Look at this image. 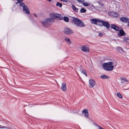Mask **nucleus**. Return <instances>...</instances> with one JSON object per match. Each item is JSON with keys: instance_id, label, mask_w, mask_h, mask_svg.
<instances>
[{"instance_id": "1", "label": "nucleus", "mask_w": 129, "mask_h": 129, "mask_svg": "<svg viewBox=\"0 0 129 129\" xmlns=\"http://www.w3.org/2000/svg\"><path fill=\"white\" fill-rule=\"evenodd\" d=\"M54 21L53 18L50 17L45 18L41 21L42 24L45 27H48L52 25Z\"/></svg>"}, {"instance_id": "2", "label": "nucleus", "mask_w": 129, "mask_h": 129, "mask_svg": "<svg viewBox=\"0 0 129 129\" xmlns=\"http://www.w3.org/2000/svg\"><path fill=\"white\" fill-rule=\"evenodd\" d=\"M72 22L74 25L78 27H82L85 26V25L83 22L77 18L73 17Z\"/></svg>"}, {"instance_id": "3", "label": "nucleus", "mask_w": 129, "mask_h": 129, "mask_svg": "<svg viewBox=\"0 0 129 129\" xmlns=\"http://www.w3.org/2000/svg\"><path fill=\"white\" fill-rule=\"evenodd\" d=\"M103 67L104 70L107 71H111L114 68V66H110L108 65L107 63H105L103 64Z\"/></svg>"}, {"instance_id": "4", "label": "nucleus", "mask_w": 129, "mask_h": 129, "mask_svg": "<svg viewBox=\"0 0 129 129\" xmlns=\"http://www.w3.org/2000/svg\"><path fill=\"white\" fill-rule=\"evenodd\" d=\"M50 16L54 18L59 19L60 20L63 19V17L57 13H52L50 14Z\"/></svg>"}, {"instance_id": "5", "label": "nucleus", "mask_w": 129, "mask_h": 129, "mask_svg": "<svg viewBox=\"0 0 129 129\" xmlns=\"http://www.w3.org/2000/svg\"><path fill=\"white\" fill-rule=\"evenodd\" d=\"M64 32L65 34L67 35L71 34L73 33L71 29L67 27L64 28Z\"/></svg>"}, {"instance_id": "6", "label": "nucleus", "mask_w": 129, "mask_h": 129, "mask_svg": "<svg viewBox=\"0 0 129 129\" xmlns=\"http://www.w3.org/2000/svg\"><path fill=\"white\" fill-rule=\"evenodd\" d=\"M81 49L82 51L85 52H89V49L88 45H85L82 46L81 47Z\"/></svg>"}, {"instance_id": "7", "label": "nucleus", "mask_w": 129, "mask_h": 129, "mask_svg": "<svg viewBox=\"0 0 129 129\" xmlns=\"http://www.w3.org/2000/svg\"><path fill=\"white\" fill-rule=\"evenodd\" d=\"M100 23H102V25L107 28H109L110 27V24L107 22L105 21L101 20Z\"/></svg>"}, {"instance_id": "8", "label": "nucleus", "mask_w": 129, "mask_h": 129, "mask_svg": "<svg viewBox=\"0 0 129 129\" xmlns=\"http://www.w3.org/2000/svg\"><path fill=\"white\" fill-rule=\"evenodd\" d=\"M89 86L90 88H92L95 85V82L94 80L92 79L89 80Z\"/></svg>"}, {"instance_id": "9", "label": "nucleus", "mask_w": 129, "mask_h": 129, "mask_svg": "<svg viewBox=\"0 0 129 129\" xmlns=\"http://www.w3.org/2000/svg\"><path fill=\"white\" fill-rule=\"evenodd\" d=\"M117 35L118 37H120L126 35V34L123 29H121L119 30V32L117 33Z\"/></svg>"}, {"instance_id": "10", "label": "nucleus", "mask_w": 129, "mask_h": 129, "mask_svg": "<svg viewBox=\"0 0 129 129\" xmlns=\"http://www.w3.org/2000/svg\"><path fill=\"white\" fill-rule=\"evenodd\" d=\"M23 11L25 13L28 14L29 13V11L27 6L25 5V6L23 7Z\"/></svg>"}, {"instance_id": "11", "label": "nucleus", "mask_w": 129, "mask_h": 129, "mask_svg": "<svg viewBox=\"0 0 129 129\" xmlns=\"http://www.w3.org/2000/svg\"><path fill=\"white\" fill-rule=\"evenodd\" d=\"M111 28L113 29L116 31H118L119 30V27L115 24H112L111 25Z\"/></svg>"}, {"instance_id": "12", "label": "nucleus", "mask_w": 129, "mask_h": 129, "mask_svg": "<svg viewBox=\"0 0 129 129\" xmlns=\"http://www.w3.org/2000/svg\"><path fill=\"white\" fill-rule=\"evenodd\" d=\"M101 20L96 19H91V21L92 23L96 24V23L97 22L100 23Z\"/></svg>"}, {"instance_id": "13", "label": "nucleus", "mask_w": 129, "mask_h": 129, "mask_svg": "<svg viewBox=\"0 0 129 129\" xmlns=\"http://www.w3.org/2000/svg\"><path fill=\"white\" fill-rule=\"evenodd\" d=\"M120 21L123 22H126L129 21V18L126 17H122L120 18Z\"/></svg>"}, {"instance_id": "14", "label": "nucleus", "mask_w": 129, "mask_h": 129, "mask_svg": "<svg viewBox=\"0 0 129 129\" xmlns=\"http://www.w3.org/2000/svg\"><path fill=\"white\" fill-rule=\"evenodd\" d=\"M82 113L84 114L86 117L87 118L88 117L89 114L88 112V110L87 109H85L83 111Z\"/></svg>"}, {"instance_id": "15", "label": "nucleus", "mask_w": 129, "mask_h": 129, "mask_svg": "<svg viewBox=\"0 0 129 129\" xmlns=\"http://www.w3.org/2000/svg\"><path fill=\"white\" fill-rule=\"evenodd\" d=\"M61 88L63 91H65L66 90V84L65 83H62Z\"/></svg>"}, {"instance_id": "16", "label": "nucleus", "mask_w": 129, "mask_h": 129, "mask_svg": "<svg viewBox=\"0 0 129 129\" xmlns=\"http://www.w3.org/2000/svg\"><path fill=\"white\" fill-rule=\"evenodd\" d=\"M113 17H118L119 16V14L117 13H115L114 12H112L111 13Z\"/></svg>"}, {"instance_id": "17", "label": "nucleus", "mask_w": 129, "mask_h": 129, "mask_svg": "<svg viewBox=\"0 0 129 129\" xmlns=\"http://www.w3.org/2000/svg\"><path fill=\"white\" fill-rule=\"evenodd\" d=\"M101 78L103 79H107L109 78V77L105 75H101Z\"/></svg>"}, {"instance_id": "18", "label": "nucleus", "mask_w": 129, "mask_h": 129, "mask_svg": "<svg viewBox=\"0 0 129 129\" xmlns=\"http://www.w3.org/2000/svg\"><path fill=\"white\" fill-rule=\"evenodd\" d=\"M72 8L74 11H75L76 12H78V9L76 8L74 5H72Z\"/></svg>"}, {"instance_id": "19", "label": "nucleus", "mask_w": 129, "mask_h": 129, "mask_svg": "<svg viewBox=\"0 0 129 129\" xmlns=\"http://www.w3.org/2000/svg\"><path fill=\"white\" fill-rule=\"evenodd\" d=\"M63 19H64V21L65 22H68L69 21V19L67 17H64L63 18Z\"/></svg>"}, {"instance_id": "20", "label": "nucleus", "mask_w": 129, "mask_h": 129, "mask_svg": "<svg viewBox=\"0 0 129 129\" xmlns=\"http://www.w3.org/2000/svg\"><path fill=\"white\" fill-rule=\"evenodd\" d=\"M82 73L85 75L86 76H87V73L85 69L83 70L82 71H81Z\"/></svg>"}, {"instance_id": "21", "label": "nucleus", "mask_w": 129, "mask_h": 129, "mask_svg": "<svg viewBox=\"0 0 129 129\" xmlns=\"http://www.w3.org/2000/svg\"><path fill=\"white\" fill-rule=\"evenodd\" d=\"M65 41L67 42L69 44H70L71 43L70 40L68 38H66L65 39Z\"/></svg>"}, {"instance_id": "22", "label": "nucleus", "mask_w": 129, "mask_h": 129, "mask_svg": "<svg viewBox=\"0 0 129 129\" xmlns=\"http://www.w3.org/2000/svg\"><path fill=\"white\" fill-rule=\"evenodd\" d=\"M121 79L122 80H123L125 82H128V79L124 77H121Z\"/></svg>"}, {"instance_id": "23", "label": "nucleus", "mask_w": 129, "mask_h": 129, "mask_svg": "<svg viewBox=\"0 0 129 129\" xmlns=\"http://www.w3.org/2000/svg\"><path fill=\"white\" fill-rule=\"evenodd\" d=\"M86 10L84 8H83L80 10V12L81 13H84L86 12Z\"/></svg>"}, {"instance_id": "24", "label": "nucleus", "mask_w": 129, "mask_h": 129, "mask_svg": "<svg viewBox=\"0 0 129 129\" xmlns=\"http://www.w3.org/2000/svg\"><path fill=\"white\" fill-rule=\"evenodd\" d=\"M83 5L85 6H88L89 5V4L87 2H84L82 3Z\"/></svg>"}, {"instance_id": "25", "label": "nucleus", "mask_w": 129, "mask_h": 129, "mask_svg": "<svg viewBox=\"0 0 129 129\" xmlns=\"http://www.w3.org/2000/svg\"><path fill=\"white\" fill-rule=\"evenodd\" d=\"M19 5L20 7H22L23 8V7L25 6V4L24 3L21 2L20 3V4H19Z\"/></svg>"}, {"instance_id": "26", "label": "nucleus", "mask_w": 129, "mask_h": 129, "mask_svg": "<svg viewBox=\"0 0 129 129\" xmlns=\"http://www.w3.org/2000/svg\"><path fill=\"white\" fill-rule=\"evenodd\" d=\"M62 6V5L61 3H60L59 2H57L56 4V6H58L60 7H61Z\"/></svg>"}, {"instance_id": "27", "label": "nucleus", "mask_w": 129, "mask_h": 129, "mask_svg": "<svg viewBox=\"0 0 129 129\" xmlns=\"http://www.w3.org/2000/svg\"><path fill=\"white\" fill-rule=\"evenodd\" d=\"M117 96L120 98H122V96L119 93H117Z\"/></svg>"}, {"instance_id": "28", "label": "nucleus", "mask_w": 129, "mask_h": 129, "mask_svg": "<svg viewBox=\"0 0 129 129\" xmlns=\"http://www.w3.org/2000/svg\"><path fill=\"white\" fill-rule=\"evenodd\" d=\"M128 38H125L123 39V41L124 42H128Z\"/></svg>"}, {"instance_id": "29", "label": "nucleus", "mask_w": 129, "mask_h": 129, "mask_svg": "<svg viewBox=\"0 0 129 129\" xmlns=\"http://www.w3.org/2000/svg\"><path fill=\"white\" fill-rule=\"evenodd\" d=\"M108 63V65L110 66H112V65L113 64V63L112 62H107Z\"/></svg>"}, {"instance_id": "30", "label": "nucleus", "mask_w": 129, "mask_h": 129, "mask_svg": "<svg viewBox=\"0 0 129 129\" xmlns=\"http://www.w3.org/2000/svg\"><path fill=\"white\" fill-rule=\"evenodd\" d=\"M17 2L19 3H20L23 1V0H17Z\"/></svg>"}, {"instance_id": "31", "label": "nucleus", "mask_w": 129, "mask_h": 129, "mask_svg": "<svg viewBox=\"0 0 129 129\" xmlns=\"http://www.w3.org/2000/svg\"><path fill=\"white\" fill-rule=\"evenodd\" d=\"M79 2L83 3L84 1V0H77Z\"/></svg>"}, {"instance_id": "32", "label": "nucleus", "mask_w": 129, "mask_h": 129, "mask_svg": "<svg viewBox=\"0 0 129 129\" xmlns=\"http://www.w3.org/2000/svg\"><path fill=\"white\" fill-rule=\"evenodd\" d=\"M99 36L101 37H102L103 36V34L101 33H100L99 34Z\"/></svg>"}, {"instance_id": "33", "label": "nucleus", "mask_w": 129, "mask_h": 129, "mask_svg": "<svg viewBox=\"0 0 129 129\" xmlns=\"http://www.w3.org/2000/svg\"><path fill=\"white\" fill-rule=\"evenodd\" d=\"M93 124H94V125L95 126H97V127H98V126H99L98 124H96V123H94Z\"/></svg>"}, {"instance_id": "34", "label": "nucleus", "mask_w": 129, "mask_h": 129, "mask_svg": "<svg viewBox=\"0 0 129 129\" xmlns=\"http://www.w3.org/2000/svg\"><path fill=\"white\" fill-rule=\"evenodd\" d=\"M60 1H62L63 2H67V1L66 0H60Z\"/></svg>"}, {"instance_id": "35", "label": "nucleus", "mask_w": 129, "mask_h": 129, "mask_svg": "<svg viewBox=\"0 0 129 129\" xmlns=\"http://www.w3.org/2000/svg\"><path fill=\"white\" fill-rule=\"evenodd\" d=\"M127 26L129 27V21L128 22Z\"/></svg>"}, {"instance_id": "36", "label": "nucleus", "mask_w": 129, "mask_h": 129, "mask_svg": "<svg viewBox=\"0 0 129 129\" xmlns=\"http://www.w3.org/2000/svg\"><path fill=\"white\" fill-rule=\"evenodd\" d=\"M33 15H34V16H35V17H37V15L36 14H33Z\"/></svg>"}, {"instance_id": "37", "label": "nucleus", "mask_w": 129, "mask_h": 129, "mask_svg": "<svg viewBox=\"0 0 129 129\" xmlns=\"http://www.w3.org/2000/svg\"><path fill=\"white\" fill-rule=\"evenodd\" d=\"M127 95L128 97H129V91L127 92Z\"/></svg>"}, {"instance_id": "38", "label": "nucleus", "mask_w": 129, "mask_h": 129, "mask_svg": "<svg viewBox=\"0 0 129 129\" xmlns=\"http://www.w3.org/2000/svg\"><path fill=\"white\" fill-rule=\"evenodd\" d=\"M47 1L49 2H50L51 1V0H47Z\"/></svg>"}, {"instance_id": "39", "label": "nucleus", "mask_w": 129, "mask_h": 129, "mask_svg": "<svg viewBox=\"0 0 129 129\" xmlns=\"http://www.w3.org/2000/svg\"><path fill=\"white\" fill-rule=\"evenodd\" d=\"M18 3L17 2H16V4L17 5V4H18V3Z\"/></svg>"}, {"instance_id": "40", "label": "nucleus", "mask_w": 129, "mask_h": 129, "mask_svg": "<svg viewBox=\"0 0 129 129\" xmlns=\"http://www.w3.org/2000/svg\"><path fill=\"white\" fill-rule=\"evenodd\" d=\"M128 42H129V39H128Z\"/></svg>"}, {"instance_id": "41", "label": "nucleus", "mask_w": 129, "mask_h": 129, "mask_svg": "<svg viewBox=\"0 0 129 129\" xmlns=\"http://www.w3.org/2000/svg\"><path fill=\"white\" fill-rule=\"evenodd\" d=\"M119 49H120V47H119Z\"/></svg>"}, {"instance_id": "42", "label": "nucleus", "mask_w": 129, "mask_h": 129, "mask_svg": "<svg viewBox=\"0 0 129 129\" xmlns=\"http://www.w3.org/2000/svg\"><path fill=\"white\" fill-rule=\"evenodd\" d=\"M1 126V125H0V126Z\"/></svg>"}]
</instances>
